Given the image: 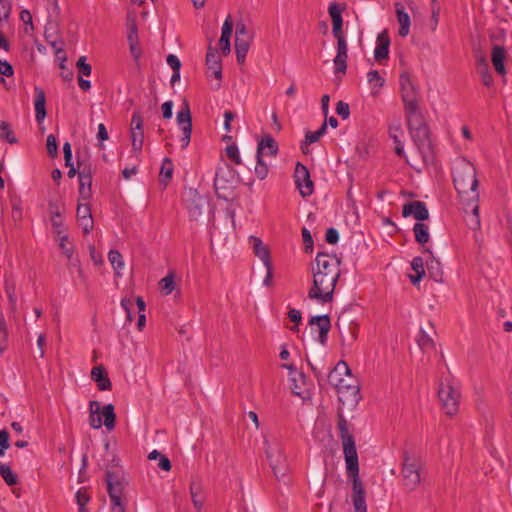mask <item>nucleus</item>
<instances>
[{
  "label": "nucleus",
  "instance_id": "1a4fd4ad",
  "mask_svg": "<svg viewBox=\"0 0 512 512\" xmlns=\"http://www.w3.org/2000/svg\"><path fill=\"white\" fill-rule=\"evenodd\" d=\"M106 484L111 503L113 504L112 512H118L120 509L125 512V507L122 503V496L125 488L123 472L119 469L115 471L107 469Z\"/></svg>",
  "mask_w": 512,
  "mask_h": 512
},
{
  "label": "nucleus",
  "instance_id": "dca6fc26",
  "mask_svg": "<svg viewBox=\"0 0 512 512\" xmlns=\"http://www.w3.org/2000/svg\"><path fill=\"white\" fill-rule=\"evenodd\" d=\"M207 205V198L199 195L196 191H194L186 206L190 220L197 221L202 216L203 210Z\"/></svg>",
  "mask_w": 512,
  "mask_h": 512
},
{
  "label": "nucleus",
  "instance_id": "2f4dec72",
  "mask_svg": "<svg viewBox=\"0 0 512 512\" xmlns=\"http://www.w3.org/2000/svg\"><path fill=\"white\" fill-rule=\"evenodd\" d=\"M104 420H102L103 425L106 427L108 431H111L115 428V420L116 415L114 412V406L112 404H107L102 407V411L100 414Z\"/></svg>",
  "mask_w": 512,
  "mask_h": 512
},
{
  "label": "nucleus",
  "instance_id": "4d7b16f0",
  "mask_svg": "<svg viewBox=\"0 0 512 512\" xmlns=\"http://www.w3.org/2000/svg\"><path fill=\"white\" fill-rule=\"evenodd\" d=\"M51 225H52L54 233L57 234L59 237L62 236L61 234L66 231V227L63 223L62 216L59 218L58 217L51 218Z\"/></svg>",
  "mask_w": 512,
  "mask_h": 512
},
{
  "label": "nucleus",
  "instance_id": "f257e3e1",
  "mask_svg": "<svg viewBox=\"0 0 512 512\" xmlns=\"http://www.w3.org/2000/svg\"><path fill=\"white\" fill-rule=\"evenodd\" d=\"M454 187L458 193L460 203L465 213L471 212L467 223L472 229L480 227L479 193L476 168L469 161H458L452 171Z\"/></svg>",
  "mask_w": 512,
  "mask_h": 512
},
{
  "label": "nucleus",
  "instance_id": "c756f323",
  "mask_svg": "<svg viewBox=\"0 0 512 512\" xmlns=\"http://www.w3.org/2000/svg\"><path fill=\"white\" fill-rule=\"evenodd\" d=\"M411 267L415 275H410V281L415 285L425 276L424 260L422 257H414L411 262Z\"/></svg>",
  "mask_w": 512,
  "mask_h": 512
},
{
  "label": "nucleus",
  "instance_id": "72a5a7b5",
  "mask_svg": "<svg viewBox=\"0 0 512 512\" xmlns=\"http://www.w3.org/2000/svg\"><path fill=\"white\" fill-rule=\"evenodd\" d=\"M79 178V197L81 200L88 201L92 196V178L87 176Z\"/></svg>",
  "mask_w": 512,
  "mask_h": 512
},
{
  "label": "nucleus",
  "instance_id": "bf43d9fd",
  "mask_svg": "<svg viewBox=\"0 0 512 512\" xmlns=\"http://www.w3.org/2000/svg\"><path fill=\"white\" fill-rule=\"evenodd\" d=\"M336 113L342 119H348L350 116V108L349 105L344 101H338L336 104Z\"/></svg>",
  "mask_w": 512,
  "mask_h": 512
},
{
  "label": "nucleus",
  "instance_id": "de8ad7c7",
  "mask_svg": "<svg viewBox=\"0 0 512 512\" xmlns=\"http://www.w3.org/2000/svg\"><path fill=\"white\" fill-rule=\"evenodd\" d=\"M343 10H345L344 4H339L337 2H333L330 4V6L328 7V12L332 22L341 21L343 19L341 15Z\"/></svg>",
  "mask_w": 512,
  "mask_h": 512
},
{
  "label": "nucleus",
  "instance_id": "a19ab883",
  "mask_svg": "<svg viewBox=\"0 0 512 512\" xmlns=\"http://www.w3.org/2000/svg\"><path fill=\"white\" fill-rule=\"evenodd\" d=\"M144 143V131L143 130H131V145L132 151L140 153Z\"/></svg>",
  "mask_w": 512,
  "mask_h": 512
},
{
  "label": "nucleus",
  "instance_id": "4c0bfd02",
  "mask_svg": "<svg viewBox=\"0 0 512 512\" xmlns=\"http://www.w3.org/2000/svg\"><path fill=\"white\" fill-rule=\"evenodd\" d=\"M0 475L8 486H14L19 481L18 476L5 463H0Z\"/></svg>",
  "mask_w": 512,
  "mask_h": 512
},
{
  "label": "nucleus",
  "instance_id": "39448f33",
  "mask_svg": "<svg viewBox=\"0 0 512 512\" xmlns=\"http://www.w3.org/2000/svg\"><path fill=\"white\" fill-rule=\"evenodd\" d=\"M339 276L340 271L329 273L313 272V285L308 291V298L323 304L331 302Z\"/></svg>",
  "mask_w": 512,
  "mask_h": 512
},
{
  "label": "nucleus",
  "instance_id": "49530a36",
  "mask_svg": "<svg viewBox=\"0 0 512 512\" xmlns=\"http://www.w3.org/2000/svg\"><path fill=\"white\" fill-rule=\"evenodd\" d=\"M506 57V50L503 46L494 45L492 47L491 60L493 65L504 64V60Z\"/></svg>",
  "mask_w": 512,
  "mask_h": 512
},
{
  "label": "nucleus",
  "instance_id": "864d4df0",
  "mask_svg": "<svg viewBox=\"0 0 512 512\" xmlns=\"http://www.w3.org/2000/svg\"><path fill=\"white\" fill-rule=\"evenodd\" d=\"M160 284H161L162 291L166 295H169L170 293H172V291L174 290V286H175L173 275L169 274V275L165 276L163 279H161Z\"/></svg>",
  "mask_w": 512,
  "mask_h": 512
},
{
  "label": "nucleus",
  "instance_id": "c85d7f7f",
  "mask_svg": "<svg viewBox=\"0 0 512 512\" xmlns=\"http://www.w3.org/2000/svg\"><path fill=\"white\" fill-rule=\"evenodd\" d=\"M327 131V123L324 122L321 127L317 131H307L305 134V140L301 145V149L303 153H307L306 147L310 144L319 141V139L326 133Z\"/></svg>",
  "mask_w": 512,
  "mask_h": 512
},
{
  "label": "nucleus",
  "instance_id": "cd10ccee",
  "mask_svg": "<svg viewBox=\"0 0 512 512\" xmlns=\"http://www.w3.org/2000/svg\"><path fill=\"white\" fill-rule=\"evenodd\" d=\"M251 41L252 37L235 38V52L237 62L239 64H243L245 62Z\"/></svg>",
  "mask_w": 512,
  "mask_h": 512
},
{
  "label": "nucleus",
  "instance_id": "5701e85b",
  "mask_svg": "<svg viewBox=\"0 0 512 512\" xmlns=\"http://www.w3.org/2000/svg\"><path fill=\"white\" fill-rule=\"evenodd\" d=\"M121 307L126 312L127 320L131 322L135 308L138 309L139 314L144 313L146 305L142 297H137L135 300L133 298H124L121 300Z\"/></svg>",
  "mask_w": 512,
  "mask_h": 512
},
{
  "label": "nucleus",
  "instance_id": "3c124183",
  "mask_svg": "<svg viewBox=\"0 0 512 512\" xmlns=\"http://www.w3.org/2000/svg\"><path fill=\"white\" fill-rule=\"evenodd\" d=\"M477 73L479 74V76L482 80V83L486 87H491L493 85L494 80H493V76L490 72L489 66L477 69Z\"/></svg>",
  "mask_w": 512,
  "mask_h": 512
},
{
  "label": "nucleus",
  "instance_id": "f8f14e48",
  "mask_svg": "<svg viewBox=\"0 0 512 512\" xmlns=\"http://www.w3.org/2000/svg\"><path fill=\"white\" fill-rule=\"evenodd\" d=\"M294 180L302 197L310 196L314 191V184L310 178L308 168L300 162H297L294 171Z\"/></svg>",
  "mask_w": 512,
  "mask_h": 512
},
{
  "label": "nucleus",
  "instance_id": "f704fd0d",
  "mask_svg": "<svg viewBox=\"0 0 512 512\" xmlns=\"http://www.w3.org/2000/svg\"><path fill=\"white\" fill-rule=\"evenodd\" d=\"M367 81L373 93H377L384 86L385 79L377 70H371L367 73Z\"/></svg>",
  "mask_w": 512,
  "mask_h": 512
},
{
  "label": "nucleus",
  "instance_id": "7ed1b4c3",
  "mask_svg": "<svg viewBox=\"0 0 512 512\" xmlns=\"http://www.w3.org/2000/svg\"><path fill=\"white\" fill-rule=\"evenodd\" d=\"M329 380L337 389L339 401L344 405L356 406L361 400L358 379L351 374L347 363L340 361L329 374Z\"/></svg>",
  "mask_w": 512,
  "mask_h": 512
},
{
  "label": "nucleus",
  "instance_id": "680f3d73",
  "mask_svg": "<svg viewBox=\"0 0 512 512\" xmlns=\"http://www.w3.org/2000/svg\"><path fill=\"white\" fill-rule=\"evenodd\" d=\"M11 13V3L9 0H0V21L7 20Z\"/></svg>",
  "mask_w": 512,
  "mask_h": 512
},
{
  "label": "nucleus",
  "instance_id": "a878e982",
  "mask_svg": "<svg viewBox=\"0 0 512 512\" xmlns=\"http://www.w3.org/2000/svg\"><path fill=\"white\" fill-rule=\"evenodd\" d=\"M424 253L429 255V260H427L426 263L429 277L433 281L441 283L443 281V271L440 261L433 256L432 252L428 248L424 250Z\"/></svg>",
  "mask_w": 512,
  "mask_h": 512
},
{
  "label": "nucleus",
  "instance_id": "0e129e2a",
  "mask_svg": "<svg viewBox=\"0 0 512 512\" xmlns=\"http://www.w3.org/2000/svg\"><path fill=\"white\" fill-rule=\"evenodd\" d=\"M302 237H303V243H304L306 252L312 251L313 239H312L310 231L305 227L302 229Z\"/></svg>",
  "mask_w": 512,
  "mask_h": 512
},
{
  "label": "nucleus",
  "instance_id": "f3484780",
  "mask_svg": "<svg viewBox=\"0 0 512 512\" xmlns=\"http://www.w3.org/2000/svg\"><path fill=\"white\" fill-rule=\"evenodd\" d=\"M390 43L391 41L387 30H383L378 34L374 50V58L379 64L388 60Z\"/></svg>",
  "mask_w": 512,
  "mask_h": 512
},
{
  "label": "nucleus",
  "instance_id": "c03bdc74",
  "mask_svg": "<svg viewBox=\"0 0 512 512\" xmlns=\"http://www.w3.org/2000/svg\"><path fill=\"white\" fill-rule=\"evenodd\" d=\"M8 347V330L3 316H0V354Z\"/></svg>",
  "mask_w": 512,
  "mask_h": 512
},
{
  "label": "nucleus",
  "instance_id": "79ce46f5",
  "mask_svg": "<svg viewBox=\"0 0 512 512\" xmlns=\"http://www.w3.org/2000/svg\"><path fill=\"white\" fill-rule=\"evenodd\" d=\"M108 259L116 274L120 275L119 270L124 267V261L121 253L117 250H111L108 254Z\"/></svg>",
  "mask_w": 512,
  "mask_h": 512
},
{
  "label": "nucleus",
  "instance_id": "393cba45",
  "mask_svg": "<svg viewBox=\"0 0 512 512\" xmlns=\"http://www.w3.org/2000/svg\"><path fill=\"white\" fill-rule=\"evenodd\" d=\"M249 243L253 248L254 254L263 262L264 266H269L271 262L270 252L262 240L256 236H250Z\"/></svg>",
  "mask_w": 512,
  "mask_h": 512
},
{
  "label": "nucleus",
  "instance_id": "603ef678",
  "mask_svg": "<svg viewBox=\"0 0 512 512\" xmlns=\"http://www.w3.org/2000/svg\"><path fill=\"white\" fill-rule=\"evenodd\" d=\"M226 155L227 157L236 165L241 164V158L239 154V149L236 144L228 145L226 147Z\"/></svg>",
  "mask_w": 512,
  "mask_h": 512
},
{
  "label": "nucleus",
  "instance_id": "473e14b6",
  "mask_svg": "<svg viewBox=\"0 0 512 512\" xmlns=\"http://www.w3.org/2000/svg\"><path fill=\"white\" fill-rule=\"evenodd\" d=\"M413 232H414L415 240L419 244L424 245L430 239L429 228L424 223H421V222L415 223L414 227H413Z\"/></svg>",
  "mask_w": 512,
  "mask_h": 512
},
{
  "label": "nucleus",
  "instance_id": "8fccbe9b",
  "mask_svg": "<svg viewBox=\"0 0 512 512\" xmlns=\"http://www.w3.org/2000/svg\"><path fill=\"white\" fill-rule=\"evenodd\" d=\"M389 136L393 139V141L400 140V135H402V124L400 119L394 120L390 123L388 128Z\"/></svg>",
  "mask_w": 512,
  "mask_h": 512
},
{
  "label": "nucleus",
  "instance_id": "c9c22d12",
  "mask_svg": "<svg viewBox=\"0 0 512 512\" xmlns=\"http://www.w3.org/2000/svg\"><path fill=\"white\" fill-rule=\"evenodd\" d=\"M201 490H202V487H201L200 483H198V482L191 483V485H190L191 499H192L193 505L197 509V511L201 510V508L203 506V502H204L203 497H201Z\"/></svg>",
  "mask_w": 512,
  "mask_h": 512
},
{
  "label": "nucleus",
  "instance_id": "f03ea898",
  "mask_svg": "<svg viewBox=\"0 0 512 512\" xmlns=\"http://www.w3.org/2000/svg\"><path fill=\"white\" fill-rule=\"evenodd\" d=\"M337 427L343 445V454L346 462V473L352 481V502L355 512H367L365 490L359 478V462L352 425L342 413H338Z\"/></svg>",
  "mask_w": 512,
  "mask_h": 512
},
{
  "label": "nucleus",
  "instance_id": "423d86ee",
  "mask_svg": "<svg viewBox=\"0 0 512 512\" xmlns=\"http://www.w3.org/2000/svg\"><path fill=\"white\" fill-rule=\"evenodd\" d=\"M438 398L446 415H456L461 398L459 383L451 376L442 379L439 383Z\"/></svg>",
  "mask_w": 512,
  "mask_h": 512
},
{
  "label": "nucleus",
  "instance_id": "9b49d317",
  "mask_svg": "<svg viewBox=\"0 0 512 512\" xmlns=\"http://www.w3.org/2000/svg\"><path fill=\"white\" fill-rule=\"evenodd\" d=\"M177 124L182 132L181 147L187 148L192 134V118L190 106L187 100H183L180 110L176 115Z\"/></svg>",
  "mask_w": 512,
  "mask_h": 512
},
{
  "label": "nucleus",
  "instance_id": "69168bd1",
  "mask_svg": "<svg viewBox=\"0 0 512 512\" xmlns=\"http://www.w3.org/2000/svg\"><path fill=\"white\" fill-rule=\"evenodd\" d=\"M325 239L329 244H336L339 240V233L337 229L333 227L328 228L325 233Z\"/></svg>",
  "mask_w": 512,
  "mask_h": 512
},
{
  "label": "nucleus",
  "instance_id": "ddd939ff",
  "mask_svg": "<svg viewBox=\"0 0 512 512\" xmlns=\"http://www.w3.org/2000/svg\"><path fill=\"white\" fill-rule=\"evenodd\" d=\"M340 260L335 255L327 253H318L315 258V266L312 267V272L329 273L340 271Z\"/></svg>",
  "mask_w": 512,
  "mask_h": 512
},
{
  "label": "nucleus",
  "instance_id": "b1692460",
  "mask_svg": "<svg viewBox=\"0 0 512 512\" xmlns=\"http://www.w3.org/2000/svg\"><path fill=\"white\" fill-rule=\"evenodd\" d=\"M91 379L97 383V387L101 391L110 390L112 387L111 381L103 365H98L92 368Z\"/></svg>",
  "mask_w": 512,
  "mask_h": 512
},
{
  "label": "nucleus",
  "instance_id": "ea45409f",
  "mask_svg": "<svg viewBox=\"0 0 512 512\" xmlns=\"http://www.w3.org/2000/svg\"><path fill=\"white\" fill-rule=\"evenodd\" d=\"M0 138L7 141L10 144H15L18 142L11 128V125L6 121L0 122Z\"/></svg>",
  "mask_w": 512,
  "mask_h": 512
},
{
  "label": "nucleus",
  "instance_id": "09e8293b",
  "mask_svg": "<svg viewBox=\"0 0 512 512\" xmlns=\"http://www.w3.org/2000/svg\"><path fill=\"white\" fill-rule=\"evenodd\" d=\"M76 68L78 70L79 77H82V76H87L88 77V76L91 75L92 67H91L90 64H88L86 62V57L85 56L79 57V59L76 62Z\"/></svg>",
  "mask_w": 512,
  "mask_h": 512
},
{
  "label": "nucleus",
  "instance_id": "58836bf2",
  "mask_svg": "<svg viewBox=\"0 0 512 512\" xmlns=\"http://www.w3.org/2000/svg\"><path fill=\"white\" fill-rule=\"evenodd\" d=\"M59 247L61 252L66 256L68 262H73V254H74V246L69 241V237L67 235H62L59 237Z\"/></svg>",
  "mask_w": 512,
  "mask_h": 512
},
{
  "label": "nucleus",
  "instance_id": "4468645a",
  "mask_svg": "<svg viewBox=\"0 0 512 512\" xmlns=\"http://www.w3.org/2000/svg\"><path fill=\"white\" fill-rule=\"evenodd\" d=\"M127 29V41L129 44L130 53L133 59L138 61L142 55V51L139 46L138 27L134 18H128Z\"/></svg>",
  "mask_w": 512,
  "mask_h": 512
},
{
  "label": "nucleus",
  "instance_id": "4be33fe9",
  "mask_svg": "<svg viewBox=\"0 0 512 512\" xmlns=\"http://www.w3.org/2000/svg\"><path fill=\"white\" fill-rule=\"evenodd\" d=\"M395 12L397 16V21L400 24L398 34L400 37H406L410 31V16L405 11V7L403 6V4L400 2L395 3Z\"/></svg>",
  "mask_w": 512,
  "mask_h": 512
},
{
  "label": "nucleus",
  "instance_id": "412c9836",
  "mask_svg": "<svg viewBox=\"0 0 512 512\" xmlns=\"http://www.w3.org/2000/svg\"><path fill=\"white\" fill-rule=\"evenodd\" d=\"M35 94V118L38 123H41L46 118V95L44 90L41 87L36 86L34 88Z\"/></svg>",
  "mask_w": 512,
  "mask_h": 512
},
{
  "label": "nucleus",
  "instance_id": "5fc2aeb1",
  "mask_svg": "<svg viewBox=\"0 0 512 512\" xmlns=\"http://www.w3.org/2000/svg\"><path fill=\"white\" fill-rule=\"evenodd\" d=\"M47 152L51 157H56L58 155V144L57 139L53 134L47 136Z\"/></svg>",
  "mask_w": 512,
  "mask_h": 512
},
{
  "label": "nucleus",
  "instance_id": "9d476101",
  "mask_svg": "<svg viewBox=\"0 0 512 512\" xmlns=\"http://www.w3.org/2000/svg\"><path fill=\"white\" fill-rule=\"evenodd\" d=\"M401 98L404 104L405 114L419 110L418 89L408 71L401 72L399 76Z\"/></svg>",
  "mask_w": 512,
  "mask_h": 512
},
{
  "label": "nucleus",
  "instance_id": "a18cd8bd",
  "mask_svg": "<svg viewBox=\"0 0 512 512\" xmlns=\"http://www.w3.org/2000/svg\"><path fill=\"white\" fill-rule=\"evenodd\" d=\"M75 497L77 504L79 506V512H88L87 509L85 508L86 504L90 500V495L88 494L87 490L85 488H80L76 492Z\"/></svg>",
  "mask_w": 512,
  "mask_h": 512
},
{
  "label": "nucleus",
  "instance_id": "20e7f679",
  "mask_svg": "<svg viewBox=\"0 0 512 512\" xmlns=\"http://www.w3.org/2000/svg\"><path fill=\"white\" fill-rule=\"evenodd\" d=\"M407 128L412 141L420 152L423 160L433 159V147L430 139V133L427 124L424 121L420 111L405 114Z\"/></svg>",
  "mask_w": 512,
  "mask_h": 512
},
{
  "label": "nucleus",
  "instance_id": "0eeeda50",
  "mask_svg": "<svg viewBox=\"0 0 512 512\" xmlns=\"http://www.w3.org/2000/svg\"><path fill=\"white\" fill-rule=\"evenodd\" d=\"M421 461L410 455L408 452L403 454L401 476L404 487L409 491H414L421 482Z\"/></svg>",
  "mask_w": 512,
  "mask_h": 512
},
{
  "label": "nucleus",
  "instance_id": "774afa93",
  "mask_svg": "<svg viewBox=\"0 0 512 512\" xmlns=\"http://www.w3.org/2000/svg\"><path fill=\"white\" fill-rule=\"evenodd\" d=\"M131 130H143V120L138 111H135L132 115Z\"/></svg>",
  "mask_w": 512,
  "mask_h": 512
},
{
  "label": "nucleus",
  "instance_id": "e2e57ef3",
  "mask_svg": "<svg viewBox=\"0 0 512 512\" xmlns=\"http://www.w3.org/2000/svg\"><path fill=\"white\" fill-rule=\"evenodd\" d=\"M245 37H252V34L249 33V31L246 28V25L240 21L236 24V31H235V38H245Z\"/></svg>",
  "mask_w": 512,
  "mask_h": 512
},
{
  "label": "nucleus",
  "instance_id": "6e6552de",
  "mask_svg": "<svg viewBox=\"0 0 512 512\" xmlns=\"http://www.w3.org/2000/svg\"><path fill=\"white\" fill-rule=\"evenodd\" d=\"M264 445L267 459L270 463L274 476L277 480L284 479L288 474L289 467L281 444L276 441L270 443L268 440H265Z\"/></svg>",
  "mask_w": 512,
  "mask_h": 512
},
{
  "label": "nucleus",
  "instance_id": "bb28decb",
  "mask_svg": "<svg viewBox=\"0 0 512 512\" xmlns=\"http://www.w3.org/2000/svg\"><path fill=\"white\" fill-rule=\"evenodd\" d=\"M278 153V144L271 135L264 136L257 146V153L260 156L275 157Z\"/></svg>",
  "mask_w": 512,
  "mask_h": 512
},
{
  "label": "nucleus",
  "instance_id": "052dcab7",
  "mask_svg": "<svg viewBox=\"0 0 512 512\" xmlns=\"http://www.w3.org/2000/svg\"><path fill=\"white\" fill-rule=\"evenodd\" d=\"M78 223H79L80 227L82 228L84 235L89 234L94 227V221H93L92 216L78 219Z\"/></svg>",
  "mask_w": 512,
  "mask_h": 512
},
{
  "label": "nucleus",
  "instance_id": "e433bc0d",
  "mask_svg": "<svg viewBox=\"0 0 512 512\" xmlns=\"http://www.w3.org/2000/svg\"><path fill=\"white\" fill-rule=\"evenodd\" d=\"M417 343L423 352H430L435 347L433 339L422 329L418 333Z\"/></svg>",
  "mask_w": 512,
  "mask_h": 512
},
{
  "label": "nucleus",
  "instance_id": "37998d69",
  "mask_svg": "<svg viewBox=\"0 0 512 512\" xmlns=\"http://www.w3.org/2000/svg\"><path fill=\"white\" fill-rule=\"evenodd\" d=\"M268 165L264 162L263 156L256 154L255 174L260 180H264L268 175Z\"/></svg>",
  "mask_w": 512,
  "mask_h": 512
},
{
  "label": "nucleus",
  "instance_id": "6e6d98bb",
  "mask_svg": "<svg viewBox=\"0 0 512 512\" xmlns=\"http://www.w3.org/2000/svg\"><path fill=\"white\" fill-rule=\"evenodd\" d=\"M76 216H77V220L86 218V217H91L92 214H91L90 205L87 202L86 203L79 202L78 206H77Z\"/></svg>",
  "mask_w": 512,
  "mask_h": 512
},
{
  "label": "nucleus",
  "instance_id": "aec40b11",
  "mask_svg": "<svg viewBox=\"0 0 512 512\" xmlns=\"http://www.w3.org/2000/svg\"><path fill=\"white\" fill-rule=\"evenodd\" d=\"M206 66L208 75H213L216 79L222 77V63L217 51L209 45L206 54Z\"/></svg>",
  "mask_w": 512,
  "mask_h": 512
},
{
  "label": "nucleus",
  "instance_id": "13d9d810",
  "mask_svg": "<svg viewBox=\"0 0 512 512\" xmlns=\"http://www.w3.org/2000/svg\"><path fill=\"white\" fill-rule=\"evenodd\" d=\"M232 31H233V20L231 18V16L229 15L224 23H223V26H222V33H221V37L220 38H231V35H232Z\"/></svg>",
  "mask_w": 512,
  "mask_h": 512
},
{
  "label": "nucleus",
  "instance_id": "338daca9",
  "mask_svg": "<svg viewBox=\"0 0 512 512\" xmlns=\"http://www.w3.org/2000/svg\"><path fill=\"white\" fill-rule=\"evenodd\" d=\"M48 211L50 214V219L53 217H61L62 216V210L58 202L56 201H49L48 203Z\"/></svg>",
  "mask_w": 512,
  "mask_h": 512
},
{
  "label": "nucleus",
  "instance_id": "2eb2a0df",
  "mask_svg": "<svg viewBox=\"0 0 512 512\" xmlns=\"http://www.w3.org/2000/svg\"><path fill=\"white\" fill-rule=\"evenodd\" d=\"M402 216L407 218L413 216L417 221H424L429 218V212L426 204L422 201H411L405 203L402 207Z\"/></svg>",
  "mask_w": 512,
  "mask_h": 512
},
{
  "label": "nucleus",
  "instance_id": "6ab92c4d",
  "mask_svg": "<svg viewBox=\"0 0 512 512\" xmlns=\"http://www.w3.org/2000/svg\"><path fill=\"white\" fill-rule=\"evenodd\" d=\"M337 40V54L334 58L335 73L345 74L347 70L348 46L345 37Z\"/></svg>",
  "mask_w": 512,
  "mask_h": 512
},
{
  "label": "nucleus",
  "instance_id": "a211bd4d",
  "mask_svg": "<svg viewBox=\"0 0 512 512\" xmlns=\"http://www.w3.org/2000/svg\"><path fill=\"white\" fill-rule=\"evenodd\" d=\"M309 325L311 327H316V329L318 330V333H319V335H318L319 343H321L322 345H326L327 340H328V333L331 329L330 317L328 315L313 316L309 320Z\"/></svg>",
  "mask_w": 512,
  "mask_h": 512
},
{
  "label": "nucleus",
  "instance_id": "7c9ffc66",
  "mask_svg": "<svg viewBox=\"0 0 512 512\" xmlns=\"http://www.w3.org/2000/svg\"><path fill=\"white\" fill-rule=\"evenodd\" d=\"M173 171H174V165H173L172 160L169 157L164 158L162 161L160 174H159L160 182L163 183L164 186H166L170 182L172 175H173Z\"/></svg>",
  "mask_w": 512,
  "mask_h": 512
}]
</instances>
